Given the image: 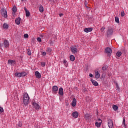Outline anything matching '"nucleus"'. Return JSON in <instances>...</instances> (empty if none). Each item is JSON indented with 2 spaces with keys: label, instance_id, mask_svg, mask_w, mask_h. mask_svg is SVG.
Masks as SVG:
<instances>
[{
  "label": "nucleus",
  "instance_id": "nucleus-44",
  "mask_svg": "<svg viewBox=\"0 0 128 128\" xmlns=\"http://www.w3.org/2000/svg\"><path fill=\"white\" fill-rule=\"evenodd\" d=\"M24 10H25V12H27L28 11V9H26V8L24 7Z\"/></svg>",
  "mask_w": 128,
  "mask_h": 128
},
{
  "label": "nucleus",
  "instance_id": "nucleus-34",
  "mask_svg": "<svg viewBox=\"0 0 128 128\" xmlns=\"http://www.w3.org/2000/svg\"><path fill=\"white\" fill-rule=\"evenodd\" d=\"M122 54H126V48H124L123 49H122Z\"/></svg>",
  "mask_w": 128,
  "mask_h": 128
},
{
  "label": "nucleus",
  "instance_id": "nucleus-29",
  "mask_svg": "<svg viewBox=\"0 0 128 128\" xmlns=\"http://www.w3.org/2000/svg\"><path fill=\"white\" fill-rule=\"evenodd\" d=\"M115 22L118 24H120V19L118 18V17H115Z\"/></svg>",
  "mask_w": 128,
  "mask_h": 128
},
{
  "label": "nucleus",
  "instance_id": "nucleus-11",
  "mask_svg": "<svg viewBox=\"0 0 128 128\" xmlns=\"http://www.w3.org/2000/svg\"><path fill=\"white\" fill-rule=\"evenodd\" d=\"M35 76L36 78H42V75L40 74V73L38 72V71H36L35 72Z\"/></svg>",
  "mask_w": 128,
  "mask_h": 128
},
{
  "label": "nucleus",
  "instance_id": "nucleus-12",
  "mask_svg": "<svg viewBox=\"0 0 128 128\" xmlns=\"http://www.w3.org/2000/svg\"><path fill=\"white\" fill-rule=\"evenodd\" d=\"M58 94L60 96H64V88L62 87L59 88Z\"/></svg>",
  "mask_w": 128,
  "mask_h": 128
},
{
  "label": "nucleus",
  "instance_id": "nucleus-8",
  "mask_svg": "<svg viewBox=\"0 0 128 128\" xmlns=\"http://www.w3.org/2000/svg\"><path fill=\"white\" fill-rule=\"evenodd\" d=\"M70 50L72 54H76L78 52V48H74V47H72L70 48Z\"/></svg>",
  "mask_w": 128,
  "mask_h": 128
},
{
  "label": "nucleus",
  "instance_id": "nucleus-21",
  "mask_svg": "<svg viewBox=\"0 0 128 128\" xmlns=\"http://www.w3.org/2000/svg\"><path fill=\"white\" fill-rule=\"evenodd\" d=\"M70 60H71V62H74V60H76V57H74V55H70Z\"/></svg>",
  "mask_w": 128,
  "mask_h": 128
},
{
  "label": "nucleus",
  "instance_id": "nucleus-35",
  "mask_svg": "<svg viewBox=\"0 0 128 128\" xmlns=\"http://www.w3.org/2000/svg\"><path fill=\"white\" fill-rule=\"evenodd\" d=\"M26 16H30V13L28 10L26 12Z\"/></svg>",
  "mask_w": 128,
  "mask_h": 128
},
{
  "label": "nucleus",
  "instance_id": "nucleus-47",
  "mask_svg": "<svg viewBox=\"0 0 128 128\" xmlns=\"http://www.w3.org/2000/svg\"><path fill=\"white\" fill-rule=\"evenodd\" d=\"M46 52H42V56H46Z\"/></svg>",
  "mask_w": 128,
  "mask_h": 128
},
{
  "label": "nucleus",
  "instance_id": "nucleus-40",
  "mask_svg": "<svg viewBox=\"0 0 128 128\" xmlns=\"http://www.w3.org/2000/svg\"><path fill=\"white\" fill-rule=\"evenodd\" d=\"M37 40L39 42H42V38L40 37L37 38Z\"/></svg>",
  "mask_w": 128,
  "mask_h": 128
},
{
  "label": "nucleus",
  "instance_id": "nucleus-6",
  "mask_svg": "<svg viewBox=\"0 0 128 128\" xmlns=\"http://www.w3.org/2000/svg\"><path fill=\"white\" fill-rule=\"evenodd\" d=\"M108 126L109 128H112V126H114V122L112 119H110V118L108 119Z\"/></svg>",
  "mask_w": 128,
  "mask_h": 128
},
{
  "label": "nucleus",
  "instance_id": "nucleus-19",
  "mask_svg": "<svg viewBox=\"0 0 128 128\" xmlns=\"http://www.w3.org/2000/svg\"><path fill=\"white\" fill-rule=\"evenodd\" d=\"M15 22L16 24H20V18L18 17L16 18L15 20Z\"/></svg>",
  "mask_w": 128,
  "mask_h": 128
},
{
  "label": "nucleus",
  "instance_id": "nucleus-33",
  "mask_svg": "<svg viewBox=\"0 0 128 128\" xmlns=\"http://www.w3.org/2000/svg\"><path fill=\"white\" fill-rule=\"evenodd\" d=\"M18 126H19L20 128H22V122L20 121L18 124Z\"/></svg>",
  "mask_w": 128,
  "mask_h": 128
},
{
  "label": "nucleus",
  "instance_id": "nucleus-17",
  "mask_svg": "<svg viewBox=\"0 0 128 128\" xmlns=\"http://www.w3.org/2000/svg\"><path fill=\"white\" fill-rule=\"evenodd\" d=\"M91 82H92V84L94 86H98V83L96 81L94 80H91Z\"/></svg>",
  "mask_w": 128,
  "mask_h": 128
},
{
  "label": "nucleus",
  "instance_id": "nucleus-43",
  "mask_svg": "<svg viewBox=\"0 0 128 128\" xmlns=\"http://www.w3.org/2000/svg\"><path fill=\"white\" fill-rule=\"evenodd\" d=\"M24 38H28V34H25L24 35Z\"/></svg>",
  "mask_w": 128,
  "mask_h": 128
},
{
  "label": "nucleus",
  "instance_id": "nucleus-16",
  "mask_svg": "<svg viewBox=\"0 0 128 128\" xmlns=\"http://www.w3.org/2000/svg\"><path fill=\"white\" fill-rule=\"evenodd\" d=\"M92 30V28H86L84 29L85 32H90Z\"/></svg>",
  "mask_w": 128,
  "mask_h": 128
},
{
  "label": "nucleus",
  "instance_id": "nucleus-39",
  "mask_svg": "<svg viewBox=\"0 0 128 128\" xmlns=\"http://www.w3.org/2000/svg\"><path fill=\"white\" fill-rule=\"evenodd\" d=\"M122 124L124 126H126V119H124V118L123 120Z\"/></svg>",
  "mask_w": 128,
  "mask_h": 128
},
{
  "label": "nucleus",
  "instance_id": "nucleus-41",
  "mask_svg": "<svg viewBox=\"0 0 128 128\" xmlns=\"http://www.w3.org/2000/svg\"><path fill=\"white\" fill-rule=\"evenodd\" d=\"M120 16H124V11L121 12Z\"/></svg>",
  "mask_w": 128,
  "mask_h": 128
},
{
  "label": "nucleus",
  "instance_id": "nucleus-55",
  "mask_svg": "<svg viewBox=\"0 0 128 128\" xmlns=\"http://www.w3.org/2000/svg\"><path fill=\"white\" fill-rule=\"evenodd\" d=\"M86 4H88V2H86Z\"/></svg>",
  "mask_w": 128,
  "mask_h": 128
},
{
  "label": "nucleus",
  "instance_id": "nucleus-30",
  "mask_svg": "<svg viewBox=\"0 0 128 128\" xmlns=\"http://www.w3.org/2000/svg\"><path fill=\"white\" fill-rule=\"evenodd\" d=\"M46 51L48 52H50H50H52V48H47Z\"/></svg>",
  "mask_w": 128,
  "mask_h": 128
},
{
  "label": "nucleus",
  "instance_id": "nucleus-7",
  "mask_svg": "<svg viewBox=\"0 0 128 128\" xmlns=\"http://www.w3.org/2000/svg\"><path fill=\"white\" fill-rule=\"evenodd\" d=\"M58 90V87L56 86H54L52 87V92L54 94H56V92Z\"/></svg>",
  "mask_w": 128,
  "mask_h": 128
},
{
  "label": "nucleus",
  "instance_id": "nucleus-4",
  "mask_svg": "<svg viewBox=\"0 0 128 128\" xmlns=\"http://www.w3.org/2000/svg\"><path fill=\"white\" fill-rule=\"evenodd\" d=\"M114 34V29L112 28H108V30H107V36L108 38H110V36Z\"/></svg>",
  "mask_w": 128,
  "mask_h": 128
},
{
  "label": "nucleus",
  "instance_id": "nucleus-3",
  "mask_svg": "<svg viewBox=\"0 0 128 128\" xmlns=\"http://www.w3.org/2000/svg\"><path fill=\"white\" fill-rule=\"evenodd\" d=\"M0 12L2 14V16H4L5 18H8V12H6V10L4 9V8H2L1 9Z\"/></svg>",
  "mask_w": 128,
  "mask_h": 128
},
{
  "label": "nucleus",
  "instance_id": "nucleus-10",
  "mask_svg": "<svg viewBox=\"0 0 128 128\" xmlns=\"http://www.w3.org/2000/svg\"><path fill=\"white\" fill-rule=\"evenodd\" d=\"M3 45L4 46V48H8L10 46V43L8 40H4Z\"/></svg>",
  "mask_w": 128,
  "mask_h": 128
},
{
  "label": "nucleus",
  "instance_id": "nucleus-51",
  "mask_svg": "<svg viewBox=\"0 0 128 128\" xmlns=\"http://www.w3.org/2000/svg\"><path fill=\"white\" fill-rule=\"evenodd\" d=\"M4 46V44H0V46L2 48V46Z\"/></svg>",
  "mask_w": 128,
  "mask_h": 128
},
{
  "label": "nucleus",
  "instance_id": "nucleus-2",
  "mask_svg": "<svg viewBox=\"0 0 128 128\" xmlns=\"http://www.w3.org/2000/svg\"><path fill=\"white\" fill-rule=\"evenodd\" d=\"M104 52L106 54H107V56H110L112 50L110 48L107 47L105 48Z\"/></svg>",
  "mask_w": 128,
  "mask_h": 128
},
{
  "label": "nucleus",
  "instance_id": "nucleus-15",
  "mask_svg": "<svg viewBox=\"0 0 128 128\" xmlns=\"http://www.w3.org/2000/svg\"><path fill=\"white\" fill-rule=\"evenodd\" d=\"M76 98H74L72 102V106L74 107L76 106Z\"/></svg>",
  "mask_w": 128,
  "mask_h": 128
},
{
  "label": "nucleus",
  "instance_id": "nucleus-53",
  "mask_svg": "<svg viewBox=\"0 0 128 128\" xmlns=\"http://www.w3.org/2000/svg\"><path fill=\"white\" fill-rule=\"evenodd\" d=\"M22 2H24V0H21Z\"/></svg>",
  "mask_w": 128,
  "mask_h": 128
},
{
  "label": "nucleus",
  "instance_id": "nucleus-31",
  "mask_svg": "<svg viewBox=\"0 0 128 128\" xmlns=\"http://www.w3.org/2000/svg\"><path fill=\"white\" fill-rule=\"evenodd\" d=\"M122 52H116V56H118V58H120V56H122Z\"/></svg>",
  "mask_w": 128,
  "mask_h": 128
},
{
  "label": "nucleus",
  "instance_id": "nucleus-49",
  "mask_svg": "<svg viewBox=\"0 0 128 128\" xmlns=\"http://www.w3.org/2000/svg\"><path fill=\"white\" fill-rule=\"evenodd\" d=\"M59 15H60V16L62 17V16H64V14H60Z\"/></svg>",
  "mask_w": 128,
  "mask_h": 128
},
{
  "label": "nucleus",
  "instance_id": "nucleus-5",
  "mask_svg": "<svg viewBox=\"0 0 128 128\" xmlns=\"http://www.w3.org/2000/svg\"><path fill=\"white\" fill-rule=\"evenodd\" d=\"M32 106H33L34 108L37 110H40V104H38L36 102H32Z\"/></svg>",
  "mask_w": 128,
  "mask_h": 128
},
{
  "label": "nucleus",
  "instance_id": "nucleus-1",
  "mask_svg": "<svg viewBox=\"0 0 128 128\" xmlns=\"http://www.w3.org/2000/svg\"><path fill=\"white\" fill-rule=\"evenodd\" d=\"M30 100V97L28 94H25L24 96V106H28V102Z\"/></svg>",
  "mask_w": 128,
  "mask_h": 128
},
{
  "label": "nucleus",
  "instance_id": "nucleus-46",
  "mask_svg": "<svg viewBox=\"0 0 128 128\" xmlns=\"http://www.w3.org/2000/svg\"><path fill=\"white\" fill-rule=\"evenodd\" d=\"M89 76H90V78H92L94 76V75H92V74H90Z\"/></svg>",
  "mask_w": 128,
  "mask_h": 128
},
{
  "label": "nucleus",
  "instance_id": "nucleus-54",
  "mask_svg": "<svg viewBox=\"0 0 128 128\" xmlns=\"http://www.w3.org/2000/svg\"><path fill=\"white\" fill-rule=\"evenodd\" d=\"M86 4H88V2H86Z\"/></svg>",
  "mask_w": 128,
  "mask_h": 128
},
{
  "label": "nucleus",
  "instance_id": "nucleus-28",
  "mask_svg": "<svg viewBox=\"0 0 128 128\" xmlns=\"http://www.w3.org/2000/svg\"><path fill=\"white\" fill-rule=\"evenodd\" d=\"M28 52V56H32V52H30V48L26 50Z\"/></svg>",
  "mask_w": 128,
  "mask_h": 128
},
{
  "label": "nucleus",
  "instance_id": "nucleus-24",
  "mask_svg": "<svg viewBox=\"0 0 128 128\" xmlns=\"http://www.w3.org/2000/svg\"><path fill=\"white\" fill-rule=\"evenodd\" d=\"M15 76H18V78H22V74L20 72H16Z\"/></svg>",
  "mask_w": 128,
  "mask_h": 128
},
{
  "label": "nucleus",
  "instance_id": "nucleus-45",
  "mask_svg": "<svg viewBox=\"0 0 128 128\" xmlns=\"http://www.w3.org/2000/svg\"><path fill=\"white\" fill-rule=\"evenodd\" d=\"M116 88H117L119 90L120 87L118 86V83H116Z\"/></svg>",
  "mask_w": 128,
  "mask_h": 128
},
{
  "label": "nucleus",
  "instance_id": "nucleus-42",
  "mask_svg": "<svg viewBox=\"0 0 128 128\" xmlns=\"http://www.w3.org/2000/svg\"><path fill=\"white\" fill-rule=\"evenodd\" d=\"M4 112V108L2 107H0V112Z\"/></svg>",
  "mask_w": 128,
  "mask_h": 128
},
{
  "label": "nucleus",
  "instance_id": "nucleus-36",
  "mask_svg": "<svg viewBox=\"0 0 128 128\" xmlns=\"http://www.w3.org/2000/svg\"><path fill=\"white\" fill-rule=\"evenodd\" d=\"M66 62H68L66 60H63V64H64L65 66H68V64H66Z\"/></svg>",
  "mask_w": 128,
  "mask_h": 128
},
{
  "label": "nucleus",
  "instance_id": "nucleus-37",
  "mask_svg": "<svg viewBox=\"0 0 128 128\" xmlns=\"http://www.w3.org/2000/svg\"><path fill=\"white\" fill-rule=\"evenodd\" d=\"M42 66H46V62H40Z\"/></svg>",
  "mask_w": 128,
  "mask_h": 128
},
{
  "label": "nucleus",
  "instance_id": "nucleus-9",
  "mask_svg": "<svg viewBox=\"0 0 128 128\" xmlns=\"http://www.w3.org/2000/svg\"><path fill=\"white\" fill-rule=\"evenodd\" d=\"M98 122L100 121V122H96L95 123V125L96 126H97V128H100V126L102 124V120L98 118Z\"/></svg>",
  "mask_w": 128,
  "mask_h": 128
},
{
  "label": "nucleus",
  "instance_id": "nucleus-48",
  "mask_svg": "<svg viewBox=\"0 0 128 128\" xmlns=\"http://www.w3.org/2000/svg\"><path fill=\"white\" fill-rule=\"evenodd\" d=\"M102 78H106V76H104V74H102Z\"/></svg>",
  "mask_w": 128,
  "mask_h": 128
},
{
  "label": "nucleus",
  "instance_id": "nucleus-20",
  "mask_svg": "<svg viewBox=\"0 0 128 128\" xmlns=\"http://www.w3.org/2000/svg\"><path fill=\"white\" fill-rule=\"evenodd\" d=\"M95 78H96L97 80L98 78H100V72L98 71H97L96 72H95Z\"/></svg>",
  "mask_w": 128,
  "mask_h": 128
},
{
  "label": "nucleus",
  "instance_id": "nucleus-18",
  "mask_svg": "<svg viewBox=\"0 0 128 128\" xmlns=\"http://www.w3.org/2000/svg\"><path fill=\"white\" fill-rule=\"evenodd\" d=\"M90 115L88 114H85L84 118L86 120H90Z\"/></svg>",
  "mask_w": 128,
  "mask_h": 128
},
{
  "label": "nucleus",
  "instance_id": "nucleus-14",
  "mask_svg": "<svg viewBox=\"0 0 128 128\" xmlns=\"http://www.w3.org/2000/svg\"><path fill=\"white\" fill-rule=\"evenodd\" d=\"M8 64H16V60H8Z\"/></svg>",
  "mask_w": 128,
  "mask_h": 128
},
{
  "label": "nucleus",
  "instance_id": "nucleus-32",
  "mask_svg": "<svg viewBox=\"0 0 128 128\" xmlns=\"http://www.w3.org/2000/svg\"><path fill=\"white\" fill-rule=\"evenodd\" d=\"M21 74V76H26V72H22Z\"/></svg>",
  "mask_w": 128,
  "mask_h": 128
},
{
  "label": "nucleus",
  "instance_id": "nucleus-22",
  "mask_svg": "<svg viewBox=\"0 0 128 128\" xmlns=\"http://www.w3.org/2000/svg\"><path fill=\"white\" fill-rule=\"evenodd\" d=\"M12 14H16V6H14L12 8Z\"/></svg>",
  "mask_w": 128,
  "mask_h": 128
},
{
  "label": "nucleus",
  "instance_id": "nucleus-27",
  "mask_svg": "<svg viewBox=\"0 0 128 128\" xmlns=\"http://www.w3.org/2000/svg\"><path fill=\"white\" fill-rule=\"evenodd\" d=\"M112 108H113V110H115V112H116V110L118 108V107L116 105H113Z\"/></svg>",
  "mask_w": 128,
  "mask_h": 128
},
{
  "label": "nucleus",
  "instance_id": "nucleus-26",
  "mask_svg": "<svg viewBox=\"0 0 128 128\" xmlns=\"http://www.w3.org/2000/svg\"><path fill=\"white\" fill-rule=\"evenodd\" d=\"M108 68V65H104L102 68V70H106Z\"/></svg>",
  "mask_w": 128,
  "mask_h": 128
},
{
  "label": "nucleus",
  "instance_id": "nucleus-52",
  "mask_svg": "<svg viewBox=\"0 0 128 128\" xmlns=\"http://www.w3.org/2000/svg\"><path fill=\"white\" fill-rule=\"evenodd\" d=\"M20 58H21V60H22V56H20Z\"/></svg>",
  "mask_w": 128,
  "mask_h": 128
},
{
  "label": "nucleus",
  "instance_id": "nucleus-38",
  "mask_svg": "<svg viewBox=\"0 0 128 128\" xmlns=\"http://www.w3.org/2000/svg\"><path fill=\"white\" fill-rule=\"evenodd\" d=\"M104 30H106V28L104 26H102L100 28V32H104Z\"/></svg>",
  "mask_w": 128,
  "mask_h": 128
},
{
  "label": "nucleus",
  "instance_id": "nucleus-23",
  "mask_svg": "<svg viewBox=\"0 0 128 128\" xmlns=\"http://www.w3.org/2000/svg\"><path fill=\"white\" fill-rule=\"evenodd\" d=\"M39 10L40 12H44V6H42V5H40V6L39 7Z\"/></svg>",
  "mask_w": 128,
  "mask_h": 128
},
{
  "label": "nucleus",
  "instance_id": "nucleus-50",
  "mask_svg": "<svg viewBox=\"0 0 128 128\" xmlns=\"http://www.w3.org/2000/svg\"><path fill=\"white\" fill-rule=\"evenodd\" d=\"M48 0V2H54V0Z\"/></svg>",
  "mask_w": 128,
  "mask_h": 128
},
{
  "label": "nucleus",
  "instance_id": "nucleus-13",
  "mask_svg": "<svg viewBox=\"0 0 128 128\" xmlns=\"http://www.w3.org/2000/svg\"><path fill=\"white\" fill-rule=\"evenodd\" d=\"M72 116L73 118H78V112H73Z\"/></svg>",
  "mask_w": 128,
  "mask_h": 128
},
{
  "label": "nucleus",
  "instance_id": "nucleus-25",
  "mask_svg": "<svg viewBox=\"0 0 128 128\" xmlns=\"http://www.w3.org/2000/svg\"><path fill=\"white\" fill-rule=\"evenodd\" d=\"M3 28H4V30H8V24L6 23L3 24Z\"/></svg>",
  "mask_w": 128,
  "mask_h": 128
}]
</instances>
